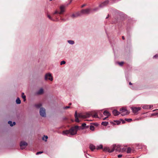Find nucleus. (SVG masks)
I'll list each match as a JSON object with an SVG mask.
<instances>
[{"mask_svg": "<svg viewBox=\"0 0 158 158\" xmlns=\"http://www.w3.org/2000/svg\"><path fill=\"white\" fill-rule=\"evenodd\" d=\"M90 10L89 9H83L81 10V13L85 14H88L90 13Z\"/></svg>", "mask_w": 158, "mask_h": 158, "instance_id": "nucleus-12", "label": "nucleus"}, {"mask_svg": "<svg viewBox=\"0 0 158 158\" xmlns=\"http://www.w3.org/2000/svg\"><path fill=\"white\" fill-rule=\"evenodd\" d=\"M48 138V137L47 135H44L43 137V139L44 140H45V141H47V140Z\"/></svg>", "mask_w": 158, "mask_h": 158, "instance_id": "nucleus-27", "label": "nucleus"}, {"mask_svg": "<svg viewBox=\"0 0 158 158\" xmlns=\"http://www.w3.org/2000/svg\"><path fill=\"white\" fill-rule=\"evenodd\" d=\"M122 38L123 39V40H125V37L124 36H122Z\"/></svg>", "mask_w": 158, "mask_h": 158, "instance_id": "nucleus-44", "label": "nucleus"}, {"mask_svg": "<svg viewBox=\"0 0 158 158\" xmlns=\"http://www.w3.org/2000/svg\"><path fill=\"white\" fill-rule=\"evenodd\" d=\"M103 151L105 152H112L114 151V150L112 148L110 149L109 148L105 147L103 148Z\"/></svg>", "mask_w": 158, "mask_h": 158, "instance_id": "nucleus-13", "label": "nucleus"}, {"mask_svg": "<svg viewBox=\"0 0 158 158\" xmlns=\"http://www.w3.org/2000/svg\"><path fill=\"white\" fill-rule=\"evenodd\" d=\"M45 80H49L51 81H52L53 80V79L51 74L49 73L45 74Z\"/></svg>", "mask_w": 158, "mask_h": 158, "instance_id": "nucleus-8", "label": "nucleus"}, {"mask_svg": "<svg viewBox=\"0 0 158 158\" xmlns=\"http://www.w3.org/2000/svg\"><path fill=\"white\" fill-rule=\"evenodd\" d=\"M47 17H48L52 21H55L54 19H53L52 17L50 16V15H47Z\"/></svg>", "mask_w": 158, "mask_h": 158, "instance_id": "nucleus-28", "label": "nucleus"}, {"mask_svg": "<svg viewBox=\"0 0 158 158\" xmlns=\"http://www.w3.org/2000/svg\"><path fill=\"white\" fill-rule=\"evenodd\" d=\"M120 111L121 112V114L122 116H124L129 114V113L126 108H122L120 109Z\"/></svg>", "mask_w": 158, "mask_h": 158, "instance_id": "nucleus-5", "label": "nucleus"}, {"mask_svg": "<svg viewBox=\"0 0 158 158\" xmlns=\"http://www.w3.org/2000/svg\"><path fill=\"white\" fill-rule=\"evenodd\" d=\"M141 109L140 107H133L132 108V110L133 113L136 114L137 112L140 110Z\"/></svg>", "mask_w": 158, "mask_h": 158, "instance_id": "nucleus-11", "label": "nucleus"}, {"mask_svg": "<svg viewBox=\"0 0 158 158\" xmlns=\"http://www.w3.org/2000/svg\"><path fill=\"white\" fill-rule=\"evenodd\" d=\"M16 123L15 122H13L12 123L13 126Z\"/></svg>", "mask_w": 158, "mask_h": 158, "instance_id": "nucleus-43", "label": "nucleus"}, {"mask_svg": "<svg viewBox=\"0 0 158 158\" xmlns=\"http://www.w3.org/2000/svg\"><path fill=\"white\" fill-rule=\"evenodd\" d=\"M40 115L43 117H46V113L45 109L43 107H41L40 110Z\"/></svg>", "mask_w": 158, "mask_h": 158, "instance_id": "nucleus-6", "label": "nucleus"}, {"mask_svg": "<svg viewBox=\"0 0 158 158\" xmlns=\"http://www.w3.org/2000/svg\"><path fill=\"white\" fill-rule=\"evenodd\" d=\"M28 145V144L26 142L24 141H21L20 143V146L21 149H24Z\"/></svg>", "mask_w": 158, "mask_h": 158, "instance_id": "nucleus-7", "label": "nucleus"}, {"mask_svg": "<svg viewBox=\"0 0 158 158\" xmlns=\"http://www.w3.org/2000/svg\"><path fill=\"white\" fill-rule=\"evenodd\" d=\"M89 148L92 151H93L95 149V146L92 144H90Z\"/></svg>", "mask_w": 158, "mask_h": 158, "instance_id": "nucleus-19", "label": "nucleus"}, {"mask_svg": "<svg viewBox=\"0 0 158 158\" xmlns=\"http://www.w3.org/2000/svg\"><path fill=\"white\" fill-rule=\"evenodd\" d=\"M109 124V123L108 122H102L101 123V124L102 125H103L105 126H106Z\"/></svg>", "mask_w": 158, "mask_h": 158, "instance_id": "nucleus-21", "label": "nucleus"}, {"mask_svg": "<svg viewBox=\"0 0 158 158\" xmlns=\"http://www.w3.org/2000/svg\"><path fill=\"white\" fill-rule=\"evenodd\" d=\"M129 84L130 85H132V83H131V82H129Z\"/></svg>", "mask_w": 158, "mask_h": 158, "instance_id": "nucleus-47", "label": "nucleus"}, {"mask_svg": "<svg viewBox=\"0 0 158 158\" xmlns=\"http://www.w3.org/2000/svg\"><path fill=\"white\" fill-rule=\"evenodd\" d=\"M143 108L146 109H151L150 106L148 105L144 106L143 107Z\"/></svg>", "mask_w": 158, "mask_h": 158, "instance_id": "nucleus-26", "label": "nucleus"}, {"mask_svg": "<svg viewBox=\"0 0 158 158\" xmlns=\"http://www.w3.org/2000/svg\"><path fill=\"white\" fill-rule=\"evenodd\" d=\"M66 63V62L65 61H64V60H63V61H61V62H60V64L61 65H62L63 64H65Z\"/></svg>", "mask_w": 158, "mask_h": 158, "instance_id": "nucleus-36", "label": "nucleus"}, {"mask_svg": "<svg viewBox=\"0 0 158 158\" xmlns=\"http://www.w3.org/2000/svg\"><path fill=\"white\" fill-rule=\"evenodd\" d=\"M8 123L10 124V126L11 127L13 126L12 122L11 121H9L8 122Z\"/></svg>", "mask_w": 158, "mask_h": 158, "instance_id": "nucleus-34", "label": "nucleus"}, {"mask_svg": "<svg viewBox=\"0 0 158 158\" xmlns=\"http://www.w3.org/2000/svg\"><path fill=\"white\" fill-rule=\"evenodd\" d=\"M124 63V62L123 61L118 62V64L121 66H123Z\"/></svg>", "mask_w": 158, "mask_h": 158, "instance_id": "nucleus-35", "label": "nucleus"}, {"mask_svg": "<svg viewBox=\"0 0 158 158\" xmlns=\"http://www.w3.org/2000/svg\"><path fill=\"white\" fill-rule=\"evenodd\" d=\"M43 152H41V151L39 152H37L36 153V155H38L40 154H41L43 153Z\"/></svg>", "mask_w": 158, "mask_h": 158, "instance_id": "nucleus-39", "label": "nucleus"}, {"mask_svg": "<svg viewBox=\"0 0 158 158\" xmlns=\"http://www.w3.org/2000/svg\"><path fill=\"white\" fill-rule=\"evenodd\" d=\"M72 121L73 122V120H72Z\"/></svg>", "mask_w": 158, "mask_h": 158, "instance_id": "nucleus-54", "label": "nucleus"}, {"mask_svg": "<svg viewBox=\"0 0 158 158\" xmlns=\"http://www.w3.org/2000/svg\"><path fill=\"white\" fill-rule=\"evenodd\" d=\"M125 150H126V149L125 148H123V151H125Z\"/></svg>", "mask_w": 158, "mask_h": 158, "instance_id": "nucleus-48", "label": "nucleus"}, {"mask_svg": "<svg viewBox=\"0 0 158 158\" xmlns=\"http://www.w3.org/2000/svg\"><path fill=\"white\" fill-rule=\"evenodd\" d=\"M134 158V157H129V158Z\"/></svg>", "mask_w": 158, "mask_h": 158, "instance_id": "nucleus-52", "label": "nucleus"}, {"mask_svg": "<svg viewBox=\"0 0 158 158\" xmlns=\"http://www.w3.org/2000/svg\"><path fill=\"white\" fill-rule=\"evenodd\" d=\"M114 122L115 123H114V122H110V123L111 124H113L114 125L117 124L118 125L120 124L121 123V122L120 121L118 120H114Z\"/></svg>", "mask_w": 158, "mask_h": 158, "instance_id": "nucleus-15", "label": "nucleus"}, {"mask_svg": "<svg viewBox=\"0 0 158 158\" xmlns=\"http://www.w3.org/2000/svg\"><path fill=\"white\" fill-rule=\"evenodd\" d=\"M71 104H72L71 103H69V105H71Z\"/></svg>", "mask_w": 158, "mask_h": 158, "instance_id": "nucleus-50", "label": "nucleus"}, {"mask_svg": "<svg viewBox=\"0 0 158 158\" xmlns=\"http://www.w3.org/2000/svg\"><path fill=\"white\" fill-rule=\"evenodd\" d=\"M42 106V104L40 103L36 104L35 105V106L37 108H39Z\"/></svg>", "mask_w": 158, "mask_h": 158, "instance_id": "nucleus-24", "label": "nucleus"}, {"mask_svg": "<svg viewBox=\"0 0 158 158\" xmlns=\"http://www.w3.org/2000/svg\"><path fill=\"white\" fill-rule=\"evenodd\" d=\"M70 108V106H66L64 107L63 108L64 109H67L69 108Z\"/></svg>", "mask_w": 158, "mask_h": 158, "instance_id": "nucleus-37", "label": "nucleus"}, {"mask_svg": "<svg viewBox=\"0 0 158 158\" xmlns=\"http://www.w3.org/2000/svg\"><path fill=\"white\" fill-rule=\"evenodd\" d=\"M131 149L130 148H128L127 149V152L128 153H129L131 152Z\"/></svg>", "mask_w": 158, "mask_h": 158, "instance_id": "nucleus-32", "label": "nucleus"}, {"mask_svg": "<svg viewBox=\"0 0 158 158\" xmlns=\"http://www.w3.org/2000/svg\"><path fill=\"white\" fill-rule=\"evenodd\" d=\"M89 127V126H86V124L84 123L82 124L81 126H80V131L81 133H85L87 132L85 129L88 128Z\"/></svg>", "mask_w": 158, "mask_h": 158, "instance_id": "nucleus-3", "label": "nucleus"}, {"mask_svg": "<svg viewBox=\"0 0 158 158\" xmlns=\"http://www.w3.org/2000/svg\"><path fill=\"white\" fill-rule=\"evenodd\" d=\"M158 114V113H156L154 115H156Z\"/></svg>", "mask_w": 158, "mask_h": 158, "instance_id": "nucleus-49", "label": "nucleus"}, {"mask_svg": "<svg viewBox=\"0 0 158 158\" xmlns=\"http://www.w3.org/2000/svg\"><path fill=\"white\" fill-rule=\"evenodd\" d=\"M122 155H121V154H119V155H118V158H120L121 157H122Z\"/></svg>", "mask_w": 158, "mask_h": 158, "instance_id": "nucleus-41", "label": "nucleus"}, {"mask_svg": "<svg viewBox=\"0 0 158 158\" xmlns=\"http://www.w3.org/2000/svg\"><path fill=\"white\" fill-rule=\"evenodd\" d=\"M16 102L17 104H20L21 103V101L19 98H17Z\"/></svg>", "mask_w": 158, "mask_h": 158, "instance_id": "nucleus-23", "label": "nucleus"}, {"mask_svg": "<svg viewBox=\"0 0 158 158\" xmlns=\"http://www.w3.org/2000/svg\"><path fill=\"white\" fill-rule=\"evenodd\" d=\"M91 124L93 125L94 126H95L96 127H97L98 126V123H91Z\"/></svg>", "mask_w": 158, "mask_h": 158, "instance_id": "nucleus-33", "label": "nucleus"}, {"mask_svg": "<svg viewBox=\"0 0 158 158\" xmlns=\"http://www.w3.org/2000/svg\"><path fill=\"white\" fill-rule=\"evenodd\" d=\"M68 42L70 44H74V42L72 40H68Z\"/></svg>", "mask_w": 158, "mask_h": 158, "instance_id": "nucleus-25", "label": "nucleus"}, {"mask_svg": "<svg viewBox=\"0 0 158 158\" xmlns=\"http://www.w3.org/2000/svg\"><path fill=\"white\" fill-rule=\"evenodd\" d=\"M153 58L154 59H158V54H156L154 56Z\"/></svg>", "mask_w": 158, "mask_h": 158, "instance_id": "nucleus-38", "label": "nucleus"}, {"mask_svg": "<svg viewBox=\"0 0 158 158\" xmlns=\"http://www.w3.org/2000/svg\"><path fill=\"white\" fill-rule=\"evenodd\" d=\"M150 106V107H151V108H152V107H153V106Z\"/></svg>", "mask_w": 158, "mask_h": 158, "instance_id": "nucleus-51", "label": "nucleus"}, {"mask_svg": "<svg viewBox=\"0 0 158 158\" xmlns=\"http://www.w3.org/2000/svg\"><path fill=\"white\" fill-rule=\"evenodd\" d=\"M22 98H23V101L24 102H25L26 99V96L24 95V93H22Z\"/></svg>", "mask_w": 158, "mask_h": 158, "instance_id": "nucleus-22", "label": "nucleus"}, {"mask_svg": "<svg viewBox=\"0 0 158 158\" xmlns=\"http://www.w3.org/2000/svg\"><path fill=\"white\" fill-rule=\"evenodd\" d=\"M86 6V4H84L83 5L81 6V8H83V7L84 6Z\"/></svg>", "mask_w": 158, "mask_h": 158, "instance_id": "nucleus-42", "label": "nucleus"}, {"mask_svg": "<svg viewBox=\"0 0 158 158\" xmlns=\"http://www.w3.org/2000/svg\"><path fill=\"white\" fill-rule=\"evenodd\" d=\"M109 2L108 0H106L103 2L102 3L99 5V7H103L104 6H106L107 5Z\"/></svg>", "mask_w": 158, "mask_h": 158, "instance_id": "nucleus-10", "label": "nucleus"}, {"mask_svg": "<svg viewBox=\"0 0 158 158\" xmlns=\"http://www.w3.org/2000/svg\"><path fill=\"white\" fill-rule=\"evenodd\" d=\"M109 17V15L108 14L107 15V16L106 17V19H108Z\"/></svg>", "mask_w": 158, "mask_h": 158, "instance_id": "nucleus-45", "label": "nucleus"}, {"mask_svg": "<svg viewBox=\"0 0 158 158\" xmlns=\"http://www.w3.org/2000/svg\"><path fill=\"white\" fill-rule=\"evenodd\" d=\"M103 114L104 115L106 116L107 117H108L110 115V113L106 110L104 111Z\"/></svg>", "mask_w": 158, "mask_h": 158, "instance_id": "nucleus-17", "label": "nucleus"}, {"mask_svg": "<svg viewBox=\"0 0 158 158\" xmlns=\"http://www.w3.org/2000/svg\"><path fill=\"white\" fill-rule=\"evenodd\" d=\"M78 117H79V114L77 115V111H76L75 114V121L76 122H79V119L78 118Z\"/></svg>", "mask_w": 158, "mask_h": 158, "instance_id": "nucleus-16", "label": "nucleus"}, {"mask_svg": "<svg viewBox=\"0 0 158 158\" xmlns=\"http://www.w3.org/2000/svg\"><path fill=\"white\" fill-rule=\"evenodd\" d=\"M120 120L122 122V123L123 124L125 123V120H124L122 119H121Z\"/></svg>", "mask_w": 158, "mask_h": 158, "instance_id": "nucleus-40", "label": "nucleus"}, {"mask_svg": "<svg viewBox=\"0 0 158 158\" xmlns=\"http://www.w3.org/2000/svg\"><path fill=\"white\" fill-rule=\"evenodd\" d=\"M125 120L128 122H130L132 121V119L131 118H125Z\"/></svg>", "mask_w": 158, "mask_h": 158, "instance_id": "nucleus-31", "label": "nucleus"}, {"mask_svg": "<svg viewBox=\"0 0 158 158\" xmlns=\"http://www.w3.org/2000/svg\"><path fill=\"white\" fill-rule=\"evenodd\" d=\"M65 6L63 5L61 6L60 7V11H58L57 10H56L54 13L53 15L56 14H59V15L63 14V13L65 11Z\"/></svg>", "mask_w": 158, "mask_h": 158, "instance_id": "nucleus-4", "label": "nucleus"}, {"mask_svg": "<svg viewBox=\"0 0 158 158\" xmlns=\"http://www.w3.org/2000/svg\"><path fill=\"white\" fill-rule=\"evenodd\" d=\"M91 116L94 118H98V113L96 112L92 111L90 113H87L84 115H82L80 113V118H86L90 117Z\"/></svg>", "mask_w": 158, "mask_h": 158, "instance_id": "nucleus-2", "label": "nucleus"}, {"mask_svg": "<svg viewBox=\"0 0 158 158\" xmlns=\"http://www.w3.org/2000/svg\"><path fill=\"white\" fill-rule=\"evenodd\" d=\"M112 149H113L114 151V150H115L116 151H120L121 150V146L119 145H114Z\"/></svg>", "mask_w": 158, "mask_h": 158, "instance_id": "nucleus-9", "label": "nucleus"}, {"mask_svg": "<svg viewBox=\"0 0 158 158\" xmlns=\"http://www.w3.org/2000/svg\"><path fill=\"white\" fill-rule=\"evenodd\" d=\"M112 113L114 116H117L120 114V113L116 110H113L112 111Z\"/></svg>", "mask_w": 158, "mask_h": 158, "instance_id": "nucleus-14", "label": "nucleus"}, {"mask_svg": "<svg viewBox=\"0 0 158 158\" xmlns=\"http://www.w3.org/2000/svg\"><path fill=\"white\" fill-rule=\"evenodd\" d=\"M103 148V145H100L99 146L97 147V148L96 149L98 150L100 149H102Z\"/></svg>", "mask_w": 158, "mask_h": 158, "instance_id": "nucleus-30", "label": "nucleus"}, {"mask_svg": "<svg viewBox=\"0 0 158 158\" xmlns=\"http://www.w3.org/2000/svg\"><path fill=\"white\" fill-rule=\"evenodd\" d=\"M44 90L42 88L40 89L38 91H37V93L38 94H41L43 93Z\"/></svg>", "mask_w": 158, "mask_h": 158, "instance_id": "nucleus-20", "label": "nucleus"}, {"mask_svg": "<svg viewBox=\"0 0 158 158\" xmlns=\"http://www.w3.org/2000/svg\"><path fill=\"white\" fill-rule=\"evenodd\" d=\"M79 127V126H77L72 127L69 130L64 131H63V134L67 135H74L76 134L77 130Z\"/></svg>", "mask_w": 158, "mask_h": 158, "instance_id": "nucleus-1", "label": "nucleus"}, {"mask_svg": "<svg viewBox=\"0 0 158 158\" xmlns=\"http://www.w3.org/2000/svg\"><path fill=\"white\" fill-rule=\"evenodd\" d=\"M153 110V111H155V110ZM157 110H158V109H157Z\"/></svg>", "mask_w": 158, "mask_h": 158, "instance_id": "nucleus-53", "label": "nucleus"}, {"mask_svg": "<svg viewBox=\"0 0 158 158\" xmlns=\"http://www.w3.org/2000/svg\"><path fill=\"white\" fill-rule=\"evenodd\" d=\"M79 15V13L78 12H77L76 13L73 14L72 15H71V17L72 18H74L78 17Z\"/></svg>", "mask_w": 158, "mask_h": 158, "instance_id": "nucleus-18", "label": "nucleus"}, {"mask_svg": "<svg viewBox=\"0 0 158 158\" xmlns=\"http://www.w3.org/2000/svg\"><path fill=\"white\" fill-rule=\"evenodd\" d=\"M108 118V117H106L104 118H103V120H106V118Z\"/></svg>", "mask_w": 158, "mask_h": 158, "instance_id": "nucleus-46", "label": "nucleus"}, {"mask_svg": "<svg viewBox=\"0 0 158 158\" xmlns=\"http://www.w3.org/2000/svg\"><path fill=\"white\" fill-rule=\"evenodd\" d=\"M90 129L92 131H94V126L90 125Z\"/></svg>", "mask_w": 158, "mask_h": 158, "instance_id": "nucleus-29", "label": "nucleus"}]
</instances>
